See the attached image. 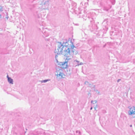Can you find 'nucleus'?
Instances as JSON below:
<instances>
[{
  "mask_svg": "<svg viewBox=\"0 0 135 135\" xmlns=\"http://www.w3.org/2000/svg\"><path fill=\"white\" fill-rule=\"evenodd\" d=\"M75 47L73 45V43L71 41H68L62 44L61 43L58 42L57 48L55 50V52L57 54H60L64 52L63 54L64 56L69 54L70 52H73L74 54L76 52L74 50Z\"/></svg>",
  "mask_w": 135,
  "mask_h": 135,
  "instance_id": "1",
  "label": "nucleus"
},
{
  "mask_svg": "<svg viewBox=\"0 0 135 135\" xmlns=\"http://www.w3.org/2000/svg\"><path fill=\"white\" fill-rule=\"evenodd\" d=\"M57 74V77L59 78H64L65 77V75L63 73V70L59 68H57L56 69Z\"/></svg>",
  "mask_w": 135,
  "mask_h": 135,
  "instance_id": "2",
  "label": "nucleus"
},
{
  "mask_svg": "<svg viewBox=\"0 0 135 135\" xmlns=\"http://www.w3.org/2000/svg\"><path fill=\"white\" fill-rule=\"evenodd\" d=\"M59 65L61 69L62 70L66 69L68 67L67 63L66 61L65 62H60L59 64Z\"/></svg>",
  "mask_w": 135,
  "mask_h": 135,
  "instance_id": "3",
  "label": "nucleus"
},
{
  "mask_svg": "<svg viewBox=\"0 0 135 135\" xmlns=\"http://www.w3.org/2000/svg\"><path fill=\"white\" fill-rule=\"evenodd\" d=\"M130 110L129 114V115H132L133 114H135L134 112H135V107L133 106L129 108Z\"/></svg>",
  "mask_w": 135,
  "mask_h": 135,
  "instance_id": "4",
  "label": "nucleus"
},
{
  "mask_svg": "<svg viewBox=\"0 0 135 135\" xmlns=\"http://www.w3.org/2000/svg\"><path fill=\"white\" fill-rule=\"evenodd\" d=\"M7 78H8V81L10 83H11L12 84H13V80L11 79V78H9L8 76V75H7Z\"/></svg>",
  "mask_w": 135,
  "mask_h": 135,
  "instance_id": "5",
  "label": "nucleus"
},
{
  "mask_svg": "<svg viewBox=\"0 0 135 135\" xmlns=\"http://www.w3.org/2000/svg\"><path fill=\"white\" fill-rule=\"evenodd\" d=\"M65 57H66V59L67 60H69L70 59L69 56H66Z\"/></svg>",
  "mask_w": 135,
  "mask_h": 135,
  "instance_id": "6",
  "label": "nucleus"
},
{
  "mask_svg": "<svg viewBox=\"0 0 135 135\" xmlns=\"http://www.w3.org/2000/svg\"><path fill=\"white\" fill-rule=\"evenodd\" d=\"M93 102H94L95 103H96V101H91V103H93Z\"/></svg>",
  "mask_w": 135,
  "mask_h": 135,
  "instance_id": "7",
  "label": "nucleus"
},
{
  "mask_svg": "<svg viewBox=\"0 0 135 135\" xmlns=\"http://www.w3.org/2000/svg\"><path fill=\"white\" fill-rule=\"evenodd\" d=\"M47 81V80H44L43 81L45 83V82H46Z\"/></svg>",
  "mask_w": 135,
  "mask_h": 135,
  "instance_id": "8",
  "label": "nucleus"
},
{
  "mask_svg": "<svg viewBox=\"0 0 135 135\" xmlns=\"http://www.w3.org/2000/svg\"><path fill=\"white\" fill-rule=\"evenodd\" d=\"M92 109V107H91V108H90V109H91V110Z\"/></svg>",
  "mask_w": 135,
  "mask_h": 135,
  "instance_id": "9",
  "label": "nucleus"
},
{
  "mask_svg": "<svg viewBox=\"0 0 135 135\" xmlns=\"http://www.w3.org/2000/svg\"><path fill=\"white\" fill-rule=\"evenodd\" d=\"M0 17H1V15H0Z\"/></svg>",
  "mask_w": 135,
  "mask_h": 135,
  "instance_id": "10",
  "label": "nucleus"
},
{
  "mask_svg": "<svg viewBox=\"0 0 135 135\" xmlns=\"http://www.w3.org/2000/svg\"><path fill=\"white\" fill-rule=\"evenodd\" d=\"M130 126H131V127H132V125H131Z\"/></svg>",
  "mask_w": 135,
  "mask_h": 135,
  "instance_id": "11",
  "label": "nucleus"
}]
</instances>
